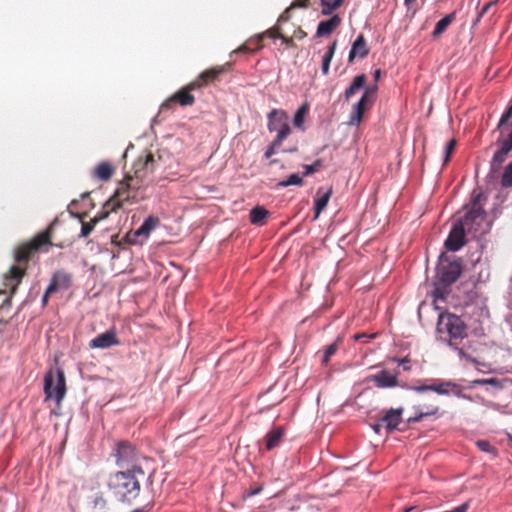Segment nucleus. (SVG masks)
<instances>
[{
	"label": "nucleus",
	"mask_w": 512,
	"mask_h": 512,
	"mask_svg": "<svg viewBox=\"0 0 512 512\" xmlns=\"http://www.w3.org/2000/svg\"><path fill=\"white\" fill-rule=\"evenodd\" d=\"M377 90V85L365 88L361 98L353 105V111L349 120L350 125H358L361 122L368 103L371 101L370 97L374 96Z\"/></svg>",
	"instance_id": "nucleus-12"
},
{
	"label": "nucleus",
	"mask_w": 512,
	"mask_h": 512,
	"mask_svg": "<svg viewBox=\"0 0 512 512\" xmlns=\"http://www.w3.org/2000/svg\"><path fill=\"white\" fill-rule=\"evenodd\" d=\"M323 165V160L322 159H316L312 164L310 165H303V169H304V172H303V176H309V175H312L313 173L317 172Z\"/></svg>",
	"instance_id": "nucleus-42"
},
{
	"label": "nucleus",
	"mask_w": 512,
	"mask_h": 512,
	"mask_svg": "<svg viewBox=\"0 0 512 512\" xmlns=\"http://www.w3.org/2000/svg\"><path fill=\"white\" fill-rule=\"evenodd\" d=\"M341 21L338 14L332 15L327 20L320 21L314 37L321 38L329 36L341 24Z\"/></svg>",
	"instance_id": "nucleus-21"
},
{
	"label": "nucleus",
	"mask_w": 512,
	"mask_h": 512,
	"mask_svg": "<svg viewBox=\"0 0 512 512\" xmlns=\"http://www.w3.org/2000/svg\"><path fill=\"white\" fill-rule=\"evenodd\" d=\"M158 224V218L148 217L144 223L134 232L128 234V240L132 244H142Z\"/></svg>",
	"instance_id": "nucleus-14"
},
{
	"label": "nucleus",
	"mask_w": 512,
	"mask_h": 512,
	"mask_svg": "<svg viewBox=\"0 0 512 512\" xmlns=\"http://www.w3.org/2000/svg\"><path fill=\"white\" fill-rule=\"evenodd\" d=\"M162 228H165V230H167V234H168L167 237H166L162 233V240H161L162 245L165 244V243H173V242H175L174 236H176L177 233L172 232V228H168L166 225H162Z\"/></svg>",
	"instance_id": "nucleus-46"
},
{
	"label": "nucleus",
	"mask_w": 512,
	"mask_h": 512,
	"mask_svg": "<svg viewBox=\"0 0 512 512\" xmlns=\"http://www.w3.org/2000/svg\"><path fill=\"white\" fill-rule=\"evenodd\" d=\"M511 118H512V100L510 101L508 107L506 108V110L504 111L502 116L500 117V120L497 124L496 131L500 132L499 138H504L503 137L504 130L506 128L507 123L509 122V120Z\"/></svg>",
	"instance_id": "nucleus-32"
},
{
	"label": "nucleus",
	"mask_w": 512,
	"mask_h": 512,
	"mask_svg": "<svg viewBox=\"0 0 512 512\" xmlns=\"http://www.w3.org/2000/svg\"><path fill=\"white\" fill-rule=\"evenodd\" d=\"M332 194V189L330 188L328 191L323 193L322 196L318 197L314 201V218L317 219L321 212L327 207L329 199Z\"/></svg>",
	"instance_id": "nucleus-31"
},
{
	"label": "nucleus",
	"mask_w": 512,
	"mask_h": 512,
	"mask_svg": "<svg viewBox=\"0 0 512 512\" xmlns=\"http://www.w3.org/2000/svg\"><path fill=\"white\" fill-rule=\"evenodd\" d=\"M403 412V407L390 408L384 411L379 421L384 425L387 434H391L395 430L404 431L403 428H399V425L403 421Z\"/></svg>",
	"instance_id": "nucleus-13"
},
{
	"label": "nucleus",
	"mask_w": 512,
	"mask_h": 512,
	"mask_svg": "<svg viewBox=\"0 0 512 512\" xmlns=\"http://www.w3.org/2000/svg\"><path fill=\"white\" fill-rule=\"evenodd\" d=\"M456 145H457V141L455 139H451L447 142L446 147H445V154H444V158H443V166L446 165L450 161L452 153L454 152Z\"/></svg>",
	"instance_id": "nucleus-43"
},
{
	"label": "nucleus",
	"mask_w": 512,
	"mask_h": 512,
	"mask_svg": "<svg viewBox=\"0 0 512 512\" xmlns=\"http://www.w3.org/2000/svg\"><path fill=\"white\" fill-rule=\"evenodd\" d=\"M508 379H498V378H483V383L485 385L492 386L494 389L501 390L505 387V384L508 383Z\"/></svg>",
	"instance_id": "nucleus-41"
},
{
	"label": "nucleus",
	"mask_w": 512,
	"mask_h": 512,
	"mask_svg": "<svg viewBox=\"0 0 512 512\" xmlns=\"http://www.w3.org/2000/svg\"><path fill=\"white\" fill-rule=\"evenodd\" d=\"M372 430L376 433V434H380L381 432V429H382V423L379 421L377 423H374V424H371L370 425Z\"/></svg>",
	"instance_id": "nucleus-59"
},
{
	"label": "nucleus",
	"mask_w": 512,
	"mask_h": 512,
	"mask_svg": "<svg viewBox=\"0 0 512 512\" xmlns=\"http://www.w3.org/2000/svg\"><path fill=\"white\" fill-rule=\"evenodd\" d=\"M116 456V463L121 470H129L144 476V471L140 464L141 457L133 445L127 442L119 443Z\"/></svg>",
	"instance_id": "nucleus-9"
},
{
	"label": "nucleus",
	"mask_w": 512,
	"mask_h": 512,
	"mask_svg": "<svg viewBox=\"0 0 512 512\" xmlns=\"http://www.w3.org/2000/svg\"><path fill=\"white\" fill-rule=\"evenodd\" d=\"M373 77H374V80L377 82L379 81L380 77H381V70L380 69H376L373 73Z\"/></svg>",
	"instance_id": "nucleus-62"
},
{
	"label": "nucleus",
	"mask_w": 512,
	"mask_h": 512,
	"mask_svg": "<svg viewBox=\"0 0 512 512\" xmlns=\"http://www.w3.org/2000/svg\"><path fill=\"white\" fill-rule=\"evenodd\" d=\"M416 0H404V5L407 9V11H412V13H415L414 5Z\"/></svg>",
	"instance_id": "nucleus-57"
},
{
	"label": "nucleus",
	"mask_w": 512,
	"mask_h": 512,
	"mask_svg": "<svg viewBox=\"0 0 512 512\" xmlns=\"http://www.w3.org/2000/svg\"><path fill=\"white\" fill-rule=\"evenodd\" d=\"M401 388L412 390L417 393H424L428 391L435 392L439 395H448L452 392L456 397L471 401V396L463 394V387L450 380H435L433 384H422V385H402Z\"/></svg>",
	"instance_id": "nucleus-7"
},
{
	"label": "nucleus",
	"mask_w": 512,
	"mask_h": 512,
	"mask_svg": "<svg viewBox=\"0 0 512 512\" xmlns=\"http://www.w3.org/2000/svg\"><path fill=\"white\" fill-rule=\"evenodd\" d=\"M277 39H280L282 44H284L287 48H294L295 47V43H294L293 38L286 37L282 33H278Z\"/></svg>",
	"instance_id": "nucleus-48"
},
{
	"label": "nucleus",
	"mask_w": 512,
	"mask_h": 512,
	"mask_svg": "<svg viewBox=\"0 0 512 512\" xmlns=\"http://www.w3.org/2000/svg\"><path fill=\"white\" fill-rule=\"evenodd\" d=\"M283 126H290L287 113L281 109H272L267 115L268 131L276 132L283 129Z\"/></svg>",
	"instance_id": "nucleus-16"
},
{
	"label": "nucleus",
	"mask_w": 512,
	"mask_h": 512,
	"mask_svg": "<svg viewBox=\"0 0 512 512\" xmlns=\"http://www.w3.org/2000/svg\"><path fill=\"white\" fill-rule=\"evenodd\" d=\"M55 221L52 222L47 229L38 233L32 240L21 244L15 253L16 265L12 266L8 271L7 280L13 282L10 286V296L6 297L0 309L10 308L11 297L17 291L18 285L26 274L27 262L37 252L47 251L52 246V233Z\"/></svg>",
	"instance_id": "nucleus-2"
},
{
	"label": "nucleus",
	"mask_w": 512,
	"mask_h": 512,
	"mask_svg": "<svg viewBox=\"0 0 512 512\" xmlns=\"http://www.w3.org/2000/svg\"><path fill=\"white\" fill-rule=\"evenodd\" d=\"M276 132L277 135L271 143L280 148L283 143V140L286 139L291 134V128L290 126H283V129Z\"/></svg>",
	"instance_id": "nucleus-40"
},
{
	"label": "nucleus",
	"mask_w": 512,
	"mask_h": 512,
	"mask_svg": "<svg viewBox=\"0 0 512 512\" xmlns=\"http://www.w3.org/2000/svg\"><path fill=\"white\" fill-rule=\"evenodd\" d=\"M398 373L396 372L394 375L390 374L388 370H381L377 374H373L368 376L367 380L370 382H373L374 385L377 388L384 389V388H392L396 386H402L403 384H400L398 382Z\"/></svg>",
	"instance_id": "nucleus-15"
},
{
	"label": "nucleus",
	"mask_w": 512,
	"mask_h": 512,
	"mask_svg": "<svg viewBox=\"0 0 512 512\" xmlns=\"http://www.w3.org/2000/svg\"><path fill=\"white\" fill-rule=\"evenodd\" d=\"M452 348L458 352L460 357H463L472 363L478 364V361L475 358L468 355L462 348L457 347V341L455 342V345Z\"/></svg>",
	"instance_id": "nucleus-47"
},
{
	"label": "nucleus",
	"mask_w": 512,
	"mask_h": 512,
	"mask_svg": "<svg viewBox=\"0 0 512 512\" xmlns=\"http://www.w3.org/2000/svg\"><path fill=\"white\" fill-rule=\"evenodd\" d=\"M52 293H48V288L46 289L44 295H43V298H42V304L43 306H46L47 303H48V299H49V296L51 295Z\"/></svg>",
	"instance_id": "nucleus-61"
},
{
	"label": "nucleus",
	"mask_w": 512,
	"mask_h": 512,
	"mask_svg": "<svg viewBox=\"0 0 512 512\" xmlns=\"http://www.w3.org/2000/svg\"><path fill=\"white\" fill-rule=\"evenodd\" d=\"M229 67L230 63H227L224 66L207 69L200 73L199 76L185 88L189 90L190 93L194 90L201 89L202 87L207 86L210 82L219 80L220 76L226 73Z\"/></svg>",
	"instance_id": "nucleus-11"
},
{
	"label": "nucleus",
	"mask_w": 512,
	"mask_h": 512,
	"mask_svg": "<svg viewBox=\"0 0 512 512\" xmlns=\"http://www.w3.org/2000/svg\"><path fill=\"white\" fill-rule=\"evenodd\" d=\"M307 36V33L301 29V27H298L294 32V37L298 40H301Z\"/></svg>",
	"instance_id": "nucleus-56"
},
{
	"label": "nucleus",
	"mask_w": 512,
	"mask_h": 512,
	"mask_svg": "<svg viewBox=\"0 0 512 512\" xmlns=\"http://www.w3.org/2000/svg\"><path fill=\"white\" fill-rule=\"evenodd\" d=\"M466 330L467 325L460 316L448 311H443L439 314L436 324V332L440 335H448V338L443 339L441 337V340H443L449 347H454L457 340H463L466 338Z\"/></svg>",
	"instance_id": "nucleus-6"
},
{
	"label": "nucleus",
	"mask_w": 512,
	"mask_h": 512,
	"mask_svg": "<svg viewBox=\"0 0 512 512\" xmlns=\"http://www.w3.org/2000/svg\"><path fill=\"white\" fill-rule=\"evenodd\" d=\"M413 410L415 411V415L414 416H411L409 417L407 420H406V423L408 425L410 424H414V423H418L420 421H422L425 417H428V413H423V409L421 406L419 405H415L413 406Z\"/></svg>",
	"instance_id": "nucleus-38"
},
{
	"label": "nucleus",
	"mask_w": 512,
	"mask_h": 512,
	"mask_svg": "<svg viewBox=\"0 0 512 512\" xmlns=\"http://www.w3.org/2000/svg\"><path fill=\"white\" fill-rule=\"evenodd\" d=\"M486 199L487 197L482 191L477 192L474 189L470 202L463 206V210L466 211L465 214L453 223L444 241L446 251L457 252L468 243V235L475 239V251L469 254V261L473 266L480 262L481 255L485 249L483 236L489 233L491 226L488 224L486 228L482 229L486 221V211L481 202L486 201Z\"/></svg>",
	"instance_id": "nucleus-1"
},
{
	"label": "nucleus",
	"mask_w": 512,
	"mask_h": 512,
	"mask_svg": "<svg viewBox=\"0 0 512 512\" xmlns=\"http://www.w3.org/2000/svg\"><path fill=\"white\" fill-rule=\"evenodd\" d=\"M367 82V76L365 74H359L352 80L349 87L344 92V98L346 101H349V99L359 90L365 87V84Z\"/></svg>",
	"instance_id": "nucleus-26"
},
{
	"label": "nucleus",
	"mask_w": 512,
	"mask_h": 512,
	"mask_svg": "<svg viewBox=\"0 0 512 512\" xmlns=\"http://www.w3.org/2000/svg\"><path fill=\"white\" fill-rule=\"evenodd\" d=\"M374 337H375V334L367 335L366 333H358L353 336L355 341H359L363 338H374Z\"/></svg>",
	"instance_id": "nucleus-58"
},
{
	"label": "nucleus",
	"mask_w": 512,
	"mask_h": 512,
	"mask_svg": "<svg viewBox=\"0 0 512 512\" xmlns=\"http://www.w3.org/2000/svg\"><path fill=\"white\" fill-rule=\"evenodd\" d=\"M118 344L119 340L116 333L111 329L92 339L89 343V347L92 349H106Z\"/></svg>",
	"instance_id": "nucleus-19"
},
{
	"label": "nucleus",
	"mask_w": 512,
	"mask_h": 512,
	"mask_svg": "<svg viewBox=\"0 0 512 512\" xmlns=\"http://www.w3.org/2000/svg\"><path fill=\"white\" fill-rule=\"evenodd\" d=\"M139 180L133 176H126L120 182L115 193L106 201L103 208L110 214L122 208L125 204H133L138 202L140 198Z\"/></svg>",
	"instance_id": "nucleus-5"
},
{
	"label": "nucleus",
	"mask_w": 512,
	"mask_h": 512,
	"mask_svg": "<svg viewBox=\"0 0 512 512\" xmlns=\"http://www.w3.org/2000/svg\"><path fill=\"white\" fill-rule=\"evenodd\" d=\"M297 151H298L297 146H293V147H291V148H288V149H284V150H282V152H284V153H295V152H297Z\"/></svg>",
	"instance_id": "nucleus-63"
},
{
	"label": "nucleus",
	"mask_w": 512,
	"mask_h": 512,
	"mask_svg": "<svg viewBox=\"0 0 512 512\" xmlns=\"http://www.w3.org/2000/svg\"><path fill=\"white\" fill-rule=\"evenodd\" d=\"M501 186L503 188L512 187V161L504 169L501 178Z\"/></svg>",
	"instance_id": "nucleus-39"
},
{
	"label": "nucleus",
	"mask_w": 512,
	"mask_h": 512,
	"mask_svg": "<svg viewBox=\"0 0 512 512\" xmlns=\"http://www.w3.org/2000/svg\"><path fill=\"white\" fill-rule=\"evenodd\" d=\"M303 184V178L298 173H293L289 175L286 179L277 182L276 187H288L291 185L302 186Z\"/></svg>",
	"instance_id": "nucleus-36"
},
{
	"label": "nucleus",
	"mask_w": 512,
	"mask_h": 512,
	"mask_svg": "<svg viewBox=\"0 0 512 512\" xmlns=\"http://www.w3.org/2000/svg\"><path fill=\"white\" fill-rule=\"evenodd\" d=\"M290 6L279 16L278 23L288 22L290 20Z\"/></svg>",
	"instance_id": "nucleus-54"
},
{
	"label": "nucleus",
	"mask_w": 512,
	"mask_h": 512,
	"mask_svg": "<svg viewBox=\"0 0 512 512\" xmlns=\"http://www.w3.org/2000/svg\"><path fill=\"white\" fill-rule=\"evenodd\" d=\"M308 112L309 104L305 102L297 109V111L294 114L293 125L301 131H305V127L303 126V124Z\"/></svg>",
	"instance_id": "nucleus-30"
},
{
	"label": "nucleus",
	"mask_w": 512,
	"mask_h": 512,
	"mask_svg": "<svg viewBox=\"0 0 512 512\" xmlns=\"http://www.w3.org/2000/svg\"><path fill=\"white\" fill-rule=\"evenodd\" d=\"M344 0H320V4L322 7L321 13L325 16L331 15L332 12L338 9Z\"/></svg>",
	"instance_id": "nucleus-33"
},
{
	"label": "nucleus",
	"mask_w": 512,
	"mask_h": 512,
	"mask_svg": "<svg viewBox=\"0 0 512 512\" xmlns=\"http://www.w3.org/2000/svg\"><path fill=\"white\" fill-rule=\"evenodd\" d=\"M139 477V473L120 470L110 477L109 488L118 501L131 503L140 493Z\"/></svg>",
	"instance_id": "nucleus-4"
},
{
	"label": "nucleus",
	"mask_w": 512,
	"mask_h": 512,
	"mask_svg": "<svg viewBox=\"0 0 512 512\" xmlns=\"http://www.w3.org/2000/svg\"><path fill=\"white\" fill-rule=\"evenodd\" d=\"M91 509L93 512H107L108 505L101 493L96 494L91 500Z\"/></svg>",
	"instance_id": "nucleus-34"
},
{
	"label": "nucleus",
	"mask_w": 512,
	"mask_h": 512,
	"mask_svg": "<svg viewBox=\"0 0 512 512\" xmlns=\"http://www.w3.org/2000/svg\"><path fill=\"white\" fill-rule=\"evenodd\" d=\"M285 434V429L282 426H274L265 436V447L268 451L278 447Z\"/></svg>",
	"instance_id": "nucleus-22"
},
{
	"label": "nucleus",
	"mask_w": 512,
	"mask_h": 512,
	"mask_svg": "<svg viewBox=\"0 0 512 512\" xmlns=\"http://www.w3.org/2000/svg\"><path fill=\"white\" fill-rule=\"evenodd\" d=\"M496 145L499 146V149L494 153L490 161V171L486 176V182L488 184L492 183L497 178L502 164L505 162L508 154L512 151V137L506 135L505 138H498L496 140Z\"/></svg>",
	"instance_id": "nucleus-10"
},
{
	"label": "nucleus",
	"mask_w": 512,
	"mask_h": 512,
	"mask_svg": "<svg viewBox=\"0 0 512 512\" xmlns=\"http://www.w3.org/2000/svg\"><path fill=\"white\" fill-rule=\"evenodd\" d=\"M308 2H309V0H295L290 5V9L307 8L308 7Z\"/></svg>",
	"instance_id": "nucleus-53"
},
{
	"label": "nucleus",
	"mask_w": 512,
	"mask_h": 512,
	"mask_svg": "<svg viewBox=\"0 0 512 512\" xmlns=\"http://www.w3.org/2000/svg\"><path fill=\"white\" fill-rule=\"evenodd\" d=\"M496 4V1H490L489 3L485 4L481 10L478 12L479 16H484L488 10Z\"/></svg>",
	"instance_id": "nucleus-55"
},
{
	"label": "nucleus",
	"mask_w": 512,
	"mask_h": 512,
	"mask_svg": "<svg viewBox=\"0 0 512 512\" xmlns=\"http://www.w3.org/2000/svg\"><path fill=\"white\" fill-rule=\"evenodd\" d=\"M72 285V275L66 271L60 270L53 274L48 293H55L58 290L68 289Z\"/></svg>",
	"instance_id": "nucleus-18"
},
{
	"label": "nucleus",
	"mask_w": 512,
	"mask_h": 512,
	"mask_svg": "<svg viewBox=\"0 0 512 512\" xmlns=\"http://www.w3.org/2000/svg\"><path fill=\"white\" fill-rule=\"evenodd\" d=\"M337 48V40H334L330 45H328L327 50L322 58L321 63V72L323 75H328L330 69V63L334 56V53Z\"/></svg>",
	"instance_id": "nucleus-29"
},
{
	"label": "nucleus",
	"mask_w": 512,
	"mask_h": 512,
	"mask_svg": "<svg viewBox=\"0 0 512 512\" xmlns=\"http://www.w3.org/2000/svg\"><path fill=\"white\" fill-rule=\"evenodd\" d=\"M394 361H396L398 365H401L404 371H409L411 369V367L409 366L410 359L408 356L401 359L394 358Z\"/></svg>",
	"instance_id": "nucleus-50"
},
{
	"label": "nucleus",
	"mask_w": 512,
	"mask_h": 512,
	"mask_svg": "<svg viewBox=\"0 0 512 512\" xmlns=\"http://www.w3.org/2000/svg\"><path fill=\"white\" fill-rule=\"evenodd\" d=\"M369 47L366 44L365 37L360 34L351 45L348 55V63H353L356 58H365L369 54Z\"/></svg>",
	"instance_id": "nucleus-20"
},
{
	"label": "nucleus",
	"mask_w": 512,
	"mask_h": 512,
	"mask_svg": "<svg viewBox=\"0 0 512 512\" xmlns=\"http://www.w3.org/2000/svg\"><path fill=\"white\" fill-rule=\"evenodd\" d=\"M253 39L250 38L247 43L243 46H241L238 51H243V52H247V53H254V52H257L261 49V43L257 44V43H251V40Z\"/></svg>",
	"instance_id": "nucleus-44"
},
{
	"label": "nucleus",
	"mask_w": 512,
	"mask_h": 512,
	"mask_svg": "<svg viewBox=\"0 0 512 512\" xmlns=\"http://www.w3.org/2000/svg\"><path fill=\"white\" fill-rule=\"evenodd\" d=\"M341 341H342V339L340 337H338L335 342H333L332 344L326 346L325 351H324V356H323V359H322V364L323 365H327L329 363L330 357L333 356L336 353V351L338 350V344Z\"/></svg>",
	"instance_id": "nucleus-37"
},
{
	"label": "nucleus",
	"mask_w": 512,
	"mask_h": 512,
	"mask_svg": "<svg viewBox=\"0 0 512 512\" xmlns=\"http://www.w3.org/2000/svg\"><path fill=\"white\" fill-rule=\"evenodd\" d=\"M164 140L165 146H162V152H166L168 157H174L182 151L183 142L180 138L168 135Z\"/></svg>",
	"instance_id": "nucleus-23"
},
{
	"label": "nucleus",
	"mask_w": 512,
	"mask_h": 512,
	"mask_svg": "<svg viewBox=\"0 0 512 512\" xmlns=\"http://www.w3.org/2000/svg\"><path fill=\"white\" fill-rule=\"evenodd\" d=\"M108 215H109V213L104 208H102V210L98 213V215L95 216L93 219H91L89 222L82 221L80 237H82V238L88 237L90 235V233L93 231L95 225L100 220L107 218Z\"/></svg>",
	"instance_id": "nucleus-25"
},
{
	"label": "nucleus",
	"mask_w": 512,
	"mask_h": 512,
	"mask_svg": "<svg viewBox=\"0 0 512 512\" xmlns=\"http://www.w3.org/2000/svg\"><path fill=\"white\" fill-rule=\"evenodd\" d=\"M278 149H279V147H277L273 143H270V145L267 147V149H266V151L264 153V157L266 159H270L276 153V151Z\"/></svg>",
	"instance_id": "nucleus-52"
},
{
	"label": "nucleus",
	"mask_w": 512,
	"mask_h": 512,
	"mask_svg": "<svg viewBox=\"0 0 512 512\" xmlns=\"http://www.w3.org/2000/svg\"><path fill=\"white\" fill-rule=\"evenodd\" d=\"M463 271L464 263L462 258L448 255L446 252H442L439 255L432 281L434 301H445L448 298L451 292V285L458 281Z\"/></svg>",
	"instance_id": "nucleus-3"
},
{
	"label": "nucleus",
	"mask_w": 512,
	"mask_h": 512,
	"mask_svg": "<svg viewBox=\"0 0 512 512\" xmlns=\"http://www.w3.org/2000/svg\"><path fill=\"white\" fill-rule=\"evenodd\" d=\"M278 33H281V27L279 25H276L268 30H266L265 32L261 33V34H258L256 36L253 37V39L251 40V43H261L262 40L264 38H273V39H277V35Z\"/></svg>",
	"instance_id": "nucleus-35"
},
{
	"label": "nucleus",
	"mask_w": 512,
	"mask_h": 512,
	"mask_svg": "<svg viewBox=\"0 0 512 512\" xmlns=\"http://www.w3.org/2000/svg\"><path fill=\"white\" fill-rule=\"evenodd\" d=\"M423 413H428V416L437 415L439 413V406L437 405H425L423 408Z\"/></svg>",
	"instance_id": "nucleus-51"
},
{
	"label": "nucleus",
	"mask_w": 512,
	"mask_h": 512,
	"mask_svg": "<svg viewBox=\"0 0 512 512\" xmlns=\"http://www.w3.org/2000/svg\"><path fill=\"white\" fill-rule=\"evenodd\" d=\"M115 168L110 162H101L94 169V176L101 181H108L114 174Z\"/></svg>",
	"instance_id": "nucleus-27"
},
{
	"label": "nucleus",
	"mask_w": 512,
	"mask_h": 512,
	"mask_svg": "<svg viewBox=\"0 0 512 512\" xmlns=\"http://www.w3.org/2000/svg\"><path fill=\"white\" fill-rule=\"evenodd\" d=\"M261 491H262V487H256V488H254V489H251V490L247 493V495H248V496H254V495L259 494Z\"/></svg>",
	"instance_id": "nucleus-60"
},
{
	"label": "nucleus",
	"mask_w": 512,
	"mask_h": 512,
	"mask_svg": "<svg viewBox=\"0 0 512 512\" xmlns=\"http://www.w3.org/2000/svg\"><path fill=\"white\" fill-rule=\"evenodd\" d=\"M483 16H479V13L477 14L476 18L473 20L472 27H475L481 20Z\"/></svg>",
	"instance_id": "nucleus-64"
},
{
	"label": "nucleus",
	"mask_w": 512,
	"mask_h": 512,
	"mask_svg": "<svg viewBox=\"0 0 512 512\" xmlns=\"http://www.w3.org/2000/svg\"><path fill=\"white\" fill-rule=\"evenodd\" d=\"M476 446L482 452L495 453V451H496L495 448L491 445V443L487 440H478L476 442Z\"/></svg>",
	"instance_id": "nucleus-45"
},
{
	"label": "nucleus",
	"mask_w": 512,
	"mask_h": 512,
	"mask_svg": "<svg viewBox=\"0 0 512 512\" xmlns=\"http://www.w3.org/2000/svg\"><path fill=\"white\" fill-rule=\"evenodd\" d=\"M268 216L269 211L264 206L257 205L250 210L249 220L253 225L263 226Z\"/></svg>",
	"instance_id": "nucleus-24"
},
{
	"label": "nucleus",
	"mask_w": 512,
	"mask_h": 512,
	"mask_svg": "<svg viewBox=\"0 0 512 512\" xmlns=\"http://www.w3.org/2000/svg\"><path fill=\"white\" fill-rule=\"evenodd\" d=\"M45 399H53L60 406L66 394L65 374L61 369H50L44 377Z\"/></svg>",
	"instance_id": "nucleus-8"
},
{
	"label": "nucleus",
	"mask_w": 512,
	"mask_h": 512,
	"mask_svg": "<svg viewBox=\"0 0 512 512\" xmlns=\"http://www.w3.org/2000/svg\"><path fill=\"white\" fill-rule=\"evenodd\" d=\"M476 386H484V383H483V378L481 379H475V380H472V381H467V384L465 386H462L463 387V390L464 389H473L475 388Z\"/></svg>",
	"instance_id": "nucleus-49"
},
{
	"label": "nucleus",
	"mask_w": 512,
	"mask_h": 512,
	"mask_svg": "<svg viewBox=\"0 0 512 512\" xmlns=\"http://www.w3.org/2000/svg\"><path fill=\"white\" fill-rule=\"evenodd\" d=\"M456 17V12L449 13L445 15L443 18H441L435 25L434 30L432 32V36L434 38H437L442 33L445 32V30L448 28V26L454 21Z\"/></svg>",
	"instance_id": "nucleus-28"
},
{
	"label": "nucleus",
	"mask_w": 512,
	"mask_h": 512,
	"mask_svg": "<svg viewBox=\"0 0 512 512\" xmlns=\"http://www.w3.org/2000/svg\"><path fill=\"white\" fill-rule=\"evenodd\" d=\"M195 102L194 96L186 88H182L174 95L162 102V110L170 109L173 104H179L183 107L191 106Z\"/></svg>",
	"instance_id": "nucleus-17"
}]
</instances>
